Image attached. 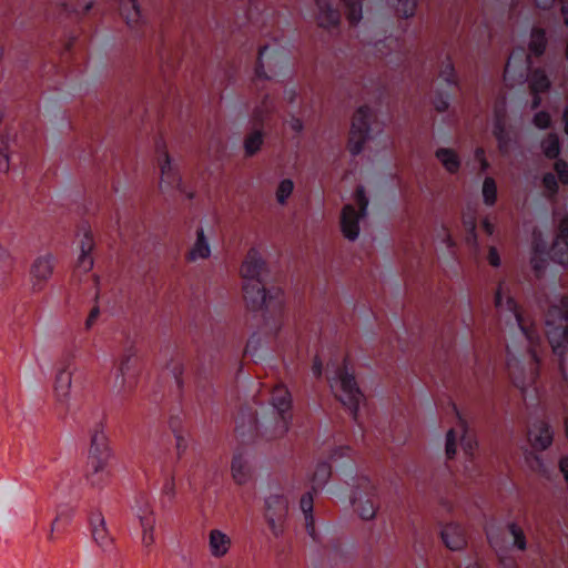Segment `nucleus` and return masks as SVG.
<instances>
[{
    "label": "nucleus",
    "mask_w": 568,
    "mask_h": 568,
    "mask_svg": "<svg viewBox=\"0 0 568 568\" xmlns=\"http://www.w3.org/2000/svg\"><path fill=\"white\" fill-rule=\"evenodd\" d=\"M495 307L500 316L513 317L527 342V352L521 354L515 343L507 346V368L514 384L524 390L538 373V351L540 336L532 326H527L519 305L511 295L506 282H499L495 292Z\"/></svg>",
    "instance_id": "1"
},
{
    "label": "nucleus",
    "mask_w": 568,
    "mask_h": 568,
    "mask_svg": "<svg viewBox=\"0 0 568 568\" xmlns=\"http://www.w3.org/2000/svg\"><path fill=\"white\" fill-rule=\"evenodd\" d=\"M267 273L266 263L258 251L251 248L241 266L244 300L252 311H262L277 317L283 311V292L265 287Z\"/></svg>",
    "instance_id": "2"
},
{
    "label": "nucleus",
    "mask_w": 568,
    "mask_h": 568,
    "mask_svg": "<svg viewBox=\"0 0 568 568\" xmlns=\"http://www.w3.org/2000/svg\"><path fill=\"white\" fill-rule=\"evenodd\" d=\"M111 458L109 440L101 424L90 432V446L85 464V477L93 487H101L109 478L108 465Z\"/></svg>",
    "instance_id": "3"
},
{
    "label": "nucleus",
    "mask_w": 568,
    "mask_h": 568,
    "mask_svg": "<svg viewBox=\"0 0 568 568\" xmlns=\"http://www.w3.org/2000/svg\"><path fill=\"white\" fill-rule=\"evenodd\" d=\"M334 397L357 419L361 404L365 397L355 378L354 369L346 361L338 365L327 377Z\"/></svg>",
    "instance_id": "4"
},
{
    "label": "nucleus",
    "mask_w": 568,
    "mask_h": 568,
    "mask_svg": "<svg viewBox=\"0 0 568 568\" xmlns=\"http://www.w3.org/2000/svg\"><path fill=\"white\" fill-rule=\"evenodd\" d=\"M273 407L270 418L262 417L261 427L272 437H281L288 430L292 407V397L288 389L283 385L274 387L271 396Z\"/></svg>",
    "instance_id": "5"
},
{
    "label": "nucleus",
    "mask_w": 568,
    "mask_h": 568,
    "mask_svg": "<svg viewBox=\"0 0 568 568\" xmlns=\"http://www.w3.org/2000/svg\"><path fill=\"white\" fill-rule=\"evenodd\" d=\"M547 321V337L551 345L552 352L559 357V367L562 374L564 358L568 352V324L560 323L555 325V320L568 322V297H561L558 305L550 307Z\"/></svg>",
    "instance_id": "6"
},
{
    "label": "nucleus",
    "mask_w": 568,
    "mask_h": 568,
    "mask_svg": "<svg viewBox=\"0 0 568 568\" xmlns=\"http://www.w3.org/2000/svg\"><path fill=\"white\" fill-rule=\"evenodd\" d=\"M353 197L358 206V211L355 210L353 204H345L342 207L339 217L341 232L349 242H355L359 237V221L367 216L369 205V199L363 185L356 187Z\"/></svg>",
    "instance_id": "7"
},
{
    "label": "nucleus",
    "mask_w": 568,
    "mask_h": 568,
    "mask_svg": "<svg viewBox=\"0 0 568 568\" xmlns=\"http://www.w3.org/2000/svg\"><path fill=\"white\" fill-rule=\"evenodd\" d=\"M487 540L490 547L498 556H504L509 549L526 551L528 541L521 526L515 521L506 524L505 529L490 527L486 531Z\"/></svg>",
    "instance_id": "8"
},
{
    "label": "nucleus",
    "mask_w": 568,
    "mask_h": 568,
    "mask_svg": "<svg viewBox=\"0 0 568 568\" xmlns=\"http://www.w3.org/2000/svg\"><path fill=\"white\" fill-rule=\"evenodd\" d=\"M156 153L158 166L160 169L159 190L161 193L171 196L174 192H180L185 194L187 199H193L194 194L185 190L182 176L173 164V160L170 156L164 142L156 145Z\"/></svg>",
    "instance_id": "9"
},
{
    "label": "nucleus",
    "mask_w": 568,
    "mask_h": 568,
    "mask_svg": "<svg viewBox=\"0 0 568 568\" xmlns=\"http://www.w3.org/2000/svg\"><path fill=\"white\" fill-rule=\"evenodd\" d=\"M375 120L376 113L368 105H361L354 112L347 142V149L352 155H358L364 150Z\"/></svg>",
    "instance_id": "10"
},
{
    "label": "nucleus",
    "mask_w": 568,
    "mask_h": 568,
    "mask_svg": "<svg viewBox=\"0 0 568 568\" xmlns=\"http://www.w3.org/2000/svg\"><path fill=\"white\" fill-rule=\"evenodd\" d=\"M138 348L128 342L115 364L114 387L119 393L131 392L136 383Z\"/></svg>",
    "instance_id": "11"
},
{
    "label": "nucleus",
    "mask_w": 568,
    "mask_h": 568,
    "mask_svg": "<svg viewBox=\"0 0 568 568\" xmlns=\"http://www.w3.org/2000/svg\"><path fill=\"white\" fill-rule=\"evenodd\" d=\"M354 504L363 520L375 519L381 508L378 486L367 477L358 478L354 493Z\"/></svg>",
    "instance_id": "12"
},
{
    "label": "nucleus",
    "mask_w": 568,
    "mask_h": 568,
    "mask_svg": "<svg viewBox=\"0 0 568 568\" xmlns=\"http://www.w3.org/2000/svg\"><path fill=\"white\" fill-rule=\"evenodd\" d=\"M55 268V256L45 253L37 256L29 268L30 285L33 293L42 292L52 278Z\"/></svg>",
    "instance_id": "13"
},
{
    "label": "nucleus",
    "mask_w": 568,
    "mask_h": 568,
    "mask_svg": "<svg viewBox=\"0 0 568 568\" xmlns=\"http://www.w3.org/2000/svg\"><path fill=\"white\" fill-rule=\"evenodd\" d=\"M285 55V48L278 41L261 47L255 70L257 77L270 79L268 72H275L281 67Z\"/></svg>",
    "instance_id": "14"
},
{
    "label": "nucleus",
    "mask_w": 568,
    "mask_h": 568,
    "mask_svg": "<svg viewBox=\"0 0 568 568\" xmlns=\"http://www.w3.org/2000/svg\"><path fill=\"white\" fill-rule=\"evenodd\" d=\"M314 19L318 28L328 32L338 29L341 23L339 11L331 0H315Z\"/></svg>",
    "instance_id": "15"
},
{
    "label": "nucleus",
    "mask_w": 568,
    "mask_h": 568,
    "mask_svg": "<svg viewBox=\"0 0 568 568\" xmlns=\"http://www.w3.org/2000/svg\"><path fill=\"white\" fill-rule=\"evenodd\" d=\"M95 242L90 231H84L79 242V255L75 262V271L82 274L89 273L94 266L93 251Z\"/></svg>",
    "instance_id": "16"
},
{
    "label": "nucleus",
    "mask_w": 568,
    "mask_h": 568,
    "mask_svg": "<svg viewBox=\"0 0 568 568\" xmlns=\"http://www.w3.org/2000/svg\"><path fill=\"white\" fill-rule=\"evenodd\" d=\"M528 440L532 449L537 452L546 450L554 440V432L550 425L545 420L535 422L528 432Z\"/></svg>",
    "instance_id": "17"
},
{
    "label": "nucleus",
    "mask_w": 568,
    "mask_h": 568,
    "mask_svg": "<svg viewBox=\"0 0 568 568\" xmlns=\"http://www.w3.org/2000/svg\"><path fill=\"white\" fill-rule=\"evenodd\" d=\"M120 13L131 30H141L146 24L138 0H121Z\"/></svg>",
    "instance_id": "18"
},
{
    "label": "nucleus",
    "mask_w": 568,
    "mask_h": 568,
    "mask_svg": "<svg viewBox=\"0 0 568 568\" xmlns=\"http://www.w3.org/2000/svg\"><path fill=\"white\" fill-rule=\"evenodd\" d=\"M72 372L68 367L58 371L54 378V396L60 406L68 409L71 399Z\"/></svg>",
    "instance_id": "19"
},
{
    "label": "nucleus",
    "mask_w": 568,
    "mask_h": 568,
    "mask_svg": "<svg viewBox=\"0 0 568 568\" xmlns=\"http://www.w3.org/2000/svg\"><path fill=\"white\" fill-rule=\"evenodd\" d=\"M440 537L445 546L453 551L463 550L467 545L465 529L456 523L445 525Z\"/></svg>",
    "instance_id": "20"
},
{
    "label": "nucleus",
    "mask_w": 568,
    "mask_h": 568,
    "mask_svg": "<svg viewBox=\"0 0 568 568\" xmlns=\"http://www.w3.org/2000/svg\"><path fill=\"white\" fill-rule=\"evenodd\" d=\"M91 532L94 542L103 550L110 551L113 548V538L110 535L103 516L98 513L91 516Z\"/></svg>",
    "instance_id": "21"
},
{
    "label": "nucleus",
    "mask_w": 568,
    "mask_h": 568,
    "mask_svg": "<svg viewBox=\"0 0 568 568\" xmlns=\"http://www.w3.org/2000/svg\"><path fill=\"white\" fill-rule=\"evenodd\" d=\"M506 106L505 102L500 108L495 109L494 135L498 142V149L503 154H507L510 149V136L505 128Z\"/></svg>",
    "instance_id": "22"
},
{
    "label": "nucleus",
    "mask_w": 568,
    "mask_h": 568,
    "mask_svg": "<svg viewBox=\"0 0 568 568\" xmlns=\"http://www.w3.org/2000/svg\"><path fill=\"white\" fill-rule=\"evenodd\" d=\"M210 255L211 246L209 243V239L205 235L204 229L199 227L196 230V239L186 254V260L189 262H195L197 260L209 258Z\"/></svg>",
    "instance_id": "23"
},
{
    "label": "nucleus",
    "mask_w": 568,
    "mask_h": 568,
    "mask_svg": "<svg viewBox=\"0 0 568 568\" xmlns=\"http://www.w3.org/2000/svg\"><path fill=\"white\" fill-rule=\"evenodd\" d=\"M16 258L11 252L0 246V287L6 288L11 284V276L14 271Z\"/></svg>",
    "instance_id": "24"
},
{
    "label": "nucleus",
    "mask_w": 568,
    "mask_h": 568,
    "mask_svg": "<svg viewBox=\"0 0 568 568\" xmlns=\"http://www.w3.org/2000/svg\"><path fill=\"white\" fill-rule=\"evenodd\" d=\"M210 552L215 558H221L229 552L231 547L230 537L221 530L213 529L209 536Z\"/></svg>",
    "instance_id": "25"
},
{
    "label": "nucleus",
    "mask_w": 568,
    "mask_h": 568,
    "mask_svg": "<svg viewBox=\"0 0 568 568\" xmlns=\"http://www.w3.org/2000/svg\"><path fill=\"white\" fill-rule=\"evenodd\" d=\"M435 156L448 173L455 174L459 171L462 162L458 154L453 149L439 148L436 150Z\"/></svg>",
    "instance_id": "26"
},
{
    "label": "nucleus",
    "mask_w": 568,
    "mask_h": 568,
    "mask_svg": "<svg viewBox=\"0 0 568 568\" xmlns=\"http://www.w3.org/2000/svg\"><path fill=\"white\" fill-rule=\"evenodd\" d=\"M313 494L306 493L301 497L300 500V507L304 514L305 517V528L307 534L315 539L316 538V530H315V523H314V516H313Z\"/></svg>",
    "instance_id": "27"
},
{
    "label": "nucleus",
    "mask_w": 568,
    "mask_h": 568,
    "mask_svg": "<svg viewBox=\"0 0 568 568\" xmlns=\"http://www.w3.org/2000/svg\"><path fill=\"white\" fill-rule=\"evenodd\" d=\"M264 144V133L261 129H254L246 134L243 141L245 156L251 158L258 153Z\"/></svg>",
    "instance_id": "28"
},
{
    "label": "nucleus",
    "mask_w": 568,
    "mask_h": 568,
    "mask_svg": "<svg viewBox=\"0 0 568 568\" xmlns=\"http://www.w3.org/2000/svg\"><path fill=\"white\" fill-rule=\"evenodd\" d=\"M265 505V516L286 518L288 513V503L283 496L272 495L266 498Z\"/></svg>",
    "instance_id": "29"
},
{
    "label": "nucleus",
    "mask_w": 568,
    "mask_h": 568,
    "mask_svg": "<svg viewBox=\"0 0 568 568\" xmlns=\"http://www.w3.org/2000/svg\"><path fill=\"white\" fill-rule=\"evenodd\" d=\"M517 62H523L524 67L520 72V77H524V72L530 67V59L525 54L524 50L514 51L506 63L505 67V78L511 77L513 73L517 71Z\"/></svg>",
    "instance_id": "30"
},
{
    "label": "nucleus",
    "mask_w": 568,
    "mask_h": 568,
    "mask_svg": "<svg viewBox=\"0 0 568 568\" xmlns=\"http://www.w3.org/2000/svg\"><path fill=\"white\" fill-rule=\"evenodd\" d=\"M345 9L347 21L352 26H357L363 19L364 0H339Z\"/></svg>",
    "instance_id": "31"
},
{
    "label": "nucleus",
    "mask_w": 568,
    "mask_h": 568,
    "mask_svg": "<svg viewBox=\"0 0 568 568\" xmlns=\"http://www.w3.org/2000/svg\"><path fill=\"white\" fill-rule=\"evenodd\" d=\"M438 77L445 81L448 85H457L458 78L455 69V64L453 59L449 55H446L445 59L440 62L438 69Z\"/></svg>",
    "instance_id": "32"
},
{
    "label": "nucleus",
    "mask_w": 568,
    "mask_h": 568,
    "mask_svg": "<svg viewBox=\"0 0 568 568\" xmlns=\"http://www.w3.org/2000/svg\"><path fill=\"white\" fill-rule=\"evenodd\" d=\"M547 45L546 32L544 29H532L529 41V50L535 55H541Z\"/></svg>",
    "instance_id": "33"
},
{
    "label": "nucleus",
    "mask_w": 568,
    "mask_h": 568,
    "mask_svg": "<svg viewBox=\"0 0 568 568\" xmlns=\"http://www.w3.org/2000/svg\"><path fill=\"white\" fill-rule=\"evenodd\" d=\"M530 90L534 94H539L541 92H546L550 87V81L545 73V71L540 69H536L532 71L530 75Z\"/></svg>",
    "instance_id": "34"
},
{
    "label": "nucleus",
    "mask_w": 568,
    "mask_h": 568,
    "mask_svg": "<svg viewBox=\"0 0 568 568\" xmlns=\"http://www.w3.org/2000/svg\"><path fill=\"white\" fill-rule=\"evenodd\" d=\"M331 465L326 462L318 463L312 477L313 489L316 490L317 488L323 487L331 478Z\"/></svg>",
    "instance_id": "35"
},
{
    "label": "nucleus",
    "mask_w": 568,
    "mask_h": 568,
    "mask_svg": "<svg viewBox=\"0 0 568 568\" xmlns=\"http://www.w3.org/2000/svg\"><path fill=\"white\" fill-rule=\"evenodd\" d=\"M231 469L232 476L237 484L243 485L247 483L250 478V471L246 463L241 456L234 457Z\"/></svg>",
    "instance_id": "36"
},
{
    "label": "nucleus",
    "mask_w": 568,
    "mask_h": 568,
    "mask_svg": "<svg viewBox=\"0 0 568 568\" xmlns=\"http://www.w3.org/2000/svg\"><path fill=\"white\" fill-rule=\"evenodd\" d=\"M274 108L273 100L266 94L263 97L260 104L254 108L252 119L255 122L262 123L265 118L274 111Z\"/></svg>",
    "instance_id": "37"
},
{
    "label": "nucleus",
    "mask_w": 568,
    "mask_h": 568,
    "mask_svg": "<svg viewBox=\"0 0 568 568\" xmlns=\"http://www.w3.org/2000/svg\"><path fill=\"white\" fill-rule=\"evenodd\" d=\"M483 199L484 203L488 206H493L497 201V185L493 178L487 176L483 182Z\"/></svg>",
    "instance_id": "38"
},
{
    "label": "nucleus",
    "mask_w": 568,
    "mask_h": 568,
    "mask_svg": "<svg viewBox=\"0 0 568 568\" xmlns=\"http://www.w3.org/2000/svg\"><path fill=\"white\" fill-rule=\"evenodd\" d=\"M458 418L463 428V436L460 439L462 448L467 456L473 457L478 446L477 440L473 436L467 435L466 423L462 419L459 414Z\"/></svg>",
    "instance_id": "39"
},
{
    "label": "nucleus",
    "mask_w": 568,
    "mask_h": 568,
    "mask_svg": "<svg viewBox=\"0 0 568 568\" xmlns=\"http://www.w3.org/2000/svg\"><path fill=\"white\" fill-rule=\"evenodd\" d=\"M542 150L547 158L556 159L560 153L559 139L556 134H549L542 141Z\"/></svg>",
    "instance_id": "40"
},
{
    "label": "nucleus",
    "mask_w": 568,
    "mask_h": 568,
    "mask_svg": "<svg viewBox=\"0 0 568 568\" xmlns=\"http://www.w3.org/2000/svg\"><path fill=\"white\" fill-rule=\"evenodd\" d=\"M294 183L291 179H284L280 182L276 189V201L278 204L284 205L287 199L292 195Z\"/></svg>",
    "instance_id": "41"
},
{
    "label": "nucleus",
    "mask_w": 568,
    "mask_h": 568,
    "mask_svg": "<svg viewBox=\"0 0 568 568\" xmlns=\"http://www.w3.org/2000/svg\"><path fill=\"white\" fill-rule=\"evenodd\" d=\"M141 527H142V537H141L142 545L144 548L150 550L155 541V538H154L155 524H152L151 519H146L144 523V526H141Z\"/></svg>",
    "instance_id": "42"
},
{
    "label": "nucleus",
    "mask_w": 568,
    "mask_h": 568,
    "mask_svg": "<svg viewBox=\"0 0 568 568\" xmlns=\"http://www.w3.org/2000/svg\"><path fill=\"white\" fill-rule=\"evenodd\" d=\"M526 462L529 468L538 474L546 476L548 474V469L544 463V460L535 453L530 452L526 455Z\"/></svg>",
    "instance_id": "43"
},
{
    "label": "nucleus",
    "mask_w": 568,
    "mask_h": 568,
    "mask_svg": "<svg viewBox=\"0 0 568 568\" xmlns=\"http://www.w3.org/2000/svg\"><path fill=\"white\" fill-rule=\"evenodd\" d=\"M138 517L140 519L141 526H144L146 519H151L152 524H155L154 513L146 499H142L138 505L136 509Z\"/></svg>",
    "instance_id": "44"
},
{
    "label": "nucleus",
    "mask_w": 568,
    "mask_h": 568,
    "mask_svg": "<svg viewBox=\"0 0 568 568\" xmlns=\"http://www.w3.org/2000/svg\"><path fill=\"white\" fill-rule=\"evenodd\" d=\"M456 432L452 428L446 433L445 454L448 459H453L456 456Z\"/></svg>",
    "instance_id": "45"
},
{
    "label": "nucleus",
    "mask_w": 568,
    "mask_h": 568,
    "mask_svg": "<svg viewBox=\"0 0 568 568\" xmlns=\"http://www.w3.org/2000/svg\"><path fill=\"white\" fill-rule=\"evenodd\" d=\"M417 0H398L397 11L404 17L409 18L415 13Z\"/></svg>",
    "instance_id": "46"
},
{
    "label": "nucleus",
    "mask_w": 568,
    "mask_h": 568,
    "mask_svg": "<svg viewBox=\"0 0 568 568\" xmlns=\"http://www.w3.org/2000/svg\"><path fill=\"white\" fill-rule=\"evenodd\" d=\"M265 518L267 520L268 527H270L271 531L273 532V535L275 537L282 536V534L284 532L282 523L284 521L285 518H280V517H274V516H265Z\"/></svg>",
    "instance_id": "47"
},
{
    "label": "nucleus",
    "mask_w": 568,
    "mask_h": 568,
    "mask_svg": "<svg viewBox=\"0 0 568 568\" xmlns=\"http://www.w3.org/2000/svg\"><path fill=\"white\" fill-rule=\"evenodd\" d=\"M542 184L550 195H555L558 191V182L552 173H547L542 178Z\"/></svg>",
    "instance_id": "48"
},
{
    "label": "nucleus",
    "mask_w": 568,
    "mask_h": 568,
    "mask_svg": "<svg viewBox=\"0 0 568 568\" xmlns=\"http://www.w3.org/2000/svg\"><path fill=\"white\" fill-rule=\"evenodd\" d=\"M555 170L559 176V180L564 184H568V163L565 162L564 160H558L555 163Z\"/></svg>",
    "instance_id": "49"
},
{
    "label": "nucleus",
    "mask_w": 568,
    "mask_h": 568,
    "mask_svg": "<svg viewBox=\"0 0 568 568\" xmlns=\"http://www.w3.org/2000/svg\"><path fill=\"white\" fill-rule=\"evenodd\" d=\"M534 123L539 129H546L550 124V115L545 111H540L535 114Z\"/></svg>",
    "instance_id": "50"
},
{
    "label": "nucleus",
    "mask_w": 568,
    "mask_h": 568,
    "mask_svg": "<svg viewBox=\"0 0 568 568\" xmlns=\"http://www.w3.org/2000/svg\"><path fill=\"white\" fill-rule=\"evenodd\" d=\"M554 258L561 265L568 264V241L564 242V248L556 251L554 248Z\"/></svg>",
    "instance_id": "51"
},
{
    "label": "nucleus",
    "mask_w": 568,
    "mask_h": 568,
    "mask_svg": "<svg viewBox=\"0 0 568 568\" xmlns=\"http://www.w3.org/2000/svg\"><path fill=\"white\" fill-rule=\"evenodd\" d=\"M434 108L436 109V111L438 112H445L448 110L449 108V102H448V99L442 94H439L438 97H436V99L434 100Z\"/></svg>",
    "instance_id": "52"
},
{
    "label": "nucleus",
    "mask_w": 568,
    "mask_h": 568,
    "mask_svg": "<svg viewBox=\"0 0 568 568\" xmlns=\"http://www.w3.org/2000/svg\"><path fill=\"white\" fill-rule=\"evenodd\" d=\"M487 260H488L489 264L494 267H498L500 265V263H501L500 257H499L498 251L495 246L489 247Z\"/></svg>",
    "instance_id": "53"
},
{
    "label": "nucleus",
    "mask_w": 568,
    "mask_h": 568,
    "mask_svg": "<svg viewBox=\"0 0 568 568\" xmlns=\"http://www.w3.org/2000/svg\"><path fill=\"white\" fill-rule=\"evenodd\" d=\"M99 315H100V307L98 305H94L92 307V310L90 311L89 316H88V318L85 321V328L87 329H90L93 326V324L95 323V321L99 317Z\"/></svg>",
    "instance_id": "54"
},
{
    "label": "nucleus",
    "mask_w": 568,
    "mask_h": 568,
    "mask_svg": "<svg viewBox=\"0 0 568 568\" xmlns=\"http://www.w3.org/2000/svg\"><path fill=\"white\" fill-rule=\"evenodd\" d=\"M163 495L169 498V500H172L175 497V484L174 479H169L164 486H163Z\"/></svg>",
    "instance_id": "55"
},
{
    "label": "nucleus",
    "mask_w": 568,
    "mask_h": 568,
    "mask_svg": "<svg viewBox=\"0 0 568 568\" xmlns=\"http://www.w3.org/2000/svg\"><path fill=\"white\" fill-rule=\"evenodd\" d=\"M558 230V237H561L564 242L568 241V214L560 220Z\"/></svg>",
    "instance_id": "56"
},
{
    "label": "nucleus",
    "mask_w": 568,
    "mask_h": 568,
    "mask_svg": "<svg viewBox=\"0 0 568 568\" xmlns=\"http://www.w3.org/2000/svg\"><path fill=\"white\" fill-rule=\"evenodd\" d=\"M290 128L295 133H301L304 130L303 121L297 116H292L288 121Z\"/></svg>",
    "instance_id": "57"
},
{
    "label": "nucleus",
    "mask_w": 568,
    "mask_h": 568,
    "mask_svg": "<svg viewBox=\"0 0 568 568\" xmlns=\"http://www.w3.org/2000/svg\"><path fill=\"white\" fill-rule=\"evenodd\" d=\"M475 156L480 162L481 170L486 171L488 169L489 164H488V162H487V160L485 158V151L483 149H480V148L477 149L475 151Z\"/></svg>",
    "instance_id": "58"
},
{
    "label": "nucleus",
    "mask_w": 568,
    "mask_h": 568,
    "mask_svg": "<svg viewBox=\"0 0 568 568\" xmlns=\"http://www.w3.org/2000/svg\"><path fill=\"white\" fill-rule=\"evenodd\" d=\"M466 242L469 245H471L476 251H478L479 244H478V239H477L476 230L473 231V232H468L467 237H466Z\"/></svg>",
    "instance_id": "59"
},
{
    "label": "nucleus",
    "mask_w": 568,
    "mask_h": 568,
    "mask_svg": "<svg viewBox=\"0 0 568 568\" xmlns=\"http://www.w3.org/2000/svg\"><path fill=\"white\" fill-rule=\"evenodd\" d=\"M322 369H323L322 361L320 359V357H318V356H316V357L314 358L313 366H312L313 374H314L316 377H321V375H322Z\"/></svg>",
    "instance_id": "60"
},
{
    "label": "nucleus",
    "mask_w": 568,
    "mask_h": 568,
    "mask_svg": "<svg viewBox=\"0 0 568 568\" xmlns=\"http://www.w3.org/2000/svg\"><path fill=\"white\" fill-rule=\"evenodd\" d=\"M463 224L467 232H473L476 230V219L474 216L464 217Z\"/></svg>",
    "instance_id": "61"
},
{
    "label": "nucleus",
    "mask_w": 568,
    "mask_h": 568,
    "mask_svg": "<svg viewBox=\"0 0 568 568\" xmlns=\"http://www.w3.org/2000/svg\"><path fill=\"white\" fill-rule=\"evenodd\" d=\"M0 171H9V155L8 153H0Z\"/></svg>",
    "instance_id": "62"
},
{
    "label": "nucleus",
    "mask_w": 568,
    "mask_h": 568,
    "mask_svg": "<svg viewBox=\"0 0 568 568\" xmlns=\"http://www.w3.org/2000/svg\"><path fill=\"white\" fill-rule=\"evenodd\" d=\"M560 471L564 474L566 481L568 483V457H564L559 462Z\"/></svg>",
    "instance_id": "63"
},
{
    "label": "nucleus",
    "mask_w": 568,
    "mask_h": 568,
    "mask_svg": "<svg viewBox=\"0 0 568 568\" xmlns=\"http://www.w3.org/2000/svg\"><path fill=\"white\" fill-rule=\"evenodd\" d=\"M483 224V229L484 231L488 234V235H493L494 232H495V225L486 217L481 222Z\"/></svg>",
    "instance_id": "64"
}]
</instances>
